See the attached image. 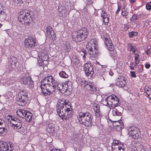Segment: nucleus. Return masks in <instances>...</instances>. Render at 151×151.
Here are the masks:
<instances>
[{
	"label": "nucleus",
	"instance_id": "39",
	"mask_svg": "<svg viewBox=\"0 0 151 151\" xmlns=\"http://www.w3.org/2000/svg\"><path fill=\"white\" fill-rule=\"evenodd\" d=\"M19 122H20L19 119H18L16 117H14L13 121H12L11 122V124H12V127L16 125L17 123H19Z\"/></svg>",
	"mask_w": 151,
	"mask_h": 151
},
{
	"label": "nucleus",
	"instance_id": "1",
	"mask_svg": "<svg viewBox=\"0 0 151 151\" xmlns=\"http://www.w3.org/2000/svg\"><path fill=\"white\" fill-rule=\"evenodd\" d=\"M56 109L59 116L63 120H68L72 116V106L68 100L59 99L56 105Z\"/></svg>",
	"mask_w": 151,
	"mask_h": 151
},
{
	"label": "nucleus",
	"instance_id": "20",
	"mask_svg": "<svg viewBox=\"0 0 151 151\" xmlns=\"http://www.w3.org/2000/svg\"><path fill=\"white\" fill-rule=\"evenodd\" d=\"M102 19H103V23L105 25H107L109 22V17L107 13L105 11L102 10L101 14Z\"/></svg>",
	"mask_w": 151,
	"mask_h": 151
},
{
	"label": "nucleus",
	"instance_id": "62",
	"mask_svg": "<svg viewBox=\"0 0 151 151\" xmlns=\"http://www.w3.org/2000/svg\"><path fill=\"white\" fill-rule=\"evenodd\" d=\"M106 98L105 99V100H104L103 101V102L104 104L106 106H107V105L109 106V103H107V101H106Z\"/></svg>",
	"mask_w": 151,
	"mask_h": 151
},
{
	"label": "nucleus",
	"instance_id": "26",
	"mask_svg": "<svg viewBox=\"0 0 151 151\" xmlns=\"http://www.w3.org/2000/svg\"><path fill=\"white\" fill-rule=\"evenodd\" d=\"M63 47L65 52L68 53L71 49V47L70 43L68 41L64 43Z\"/></svg>",
	"mask_w": 151,
	"mask_h": 151
},
{
	"label": "nucleus",
	"instance_id": "35",
	"mask_svg": "<svg viewBox=\"0 0 151 151\" xmlns=\"http://www.w3.org/2000/svg\"><path fill=\"white\" fill-rule=\"evenodd\" d=\"M146 151L144 146L141 144H139L136 147V151Z\"/></svg>",
	"mask_w": 151,
	"mask_h": 151
},
{
	"label": "nucleus",
	"instance_id": "52",
	"mask_svg": "<svg viewBox=\"0 0 151 151\" xmlns=\"http://www.w3.org/2000/svg\"><path fill=\"white\" fill-rule=\"evenodd\" d=\"M108 73L107 72L103 73L101 75V76L102 78L104 80H105V78H106V77L105 75L107 74Z\"/></svg>",
	"mask_w": 151,
	"mask_h": 151
},
{
	"label": "nucleus",
	"instance_id": "42",
	"mask_svg": "<svg viewBox=\"0 0 151 151\" xmlns=\"http://www.w3.org/2000/svg\"><path fill=\"white\" fill-rule=\"evenodd\" d=\"M13 128L14 129H21L22 127V125L21 122H19V123H17V124L16 125L12 126Z\"/></svg>",
	"mask_w": 151,
	"mask_h": 151
},
{
	"label": "nucleus",
	"instance_id": "58",
	"mask_svg": "<svg viewBox=\"0 0 151 151\" xmlns=\"http://www.w3.org/2000/svg\"><path fill=\"white\" fill-rule=\"evenodd\" d=\"M150 49H151V48L149 49L145 52L146 54L148 55H150Z\"/></svg>",
	"mask_w": 151,
	"mask_h": 151
},
{
	"label": "nucleus",
	"instance_id": "48",
	"mask_svg": "<svg viewBox=\"0 0 151 151\" xmlns=\"http://www.w3.org/2000/svg\"><path fill=\"white\" fill-rule=\"evenodd\" d=\"M81 52L83 53V58L84 59L86 58V56H88V52H87L86 50L84 49H82L81 50Z\"/></svg>",
	"mask_w": 151,
	"mask_h": 151
},
{
	"label": "nucleus",
	"instance_id": "41",
	"mask_svg": "<svg viewBox=\"0 0 151 151\" xmlns=\"http://www.w3.org/2000/svg\"><path fill=\"white\" fill-rule=\"evenodd\" d=\"M19 95H21L22 96L27 97V95L26 90L24 89L21 90L20 93Z\"/></svg>",
	"mask_w": 151,
	"mask_h": 151
},
{
	"label": "nucleus",
	"instance_id": "18",
	"mask_svg": "<svg viewBox=\"0 0 151 151\" xmlns=\"http://www.w3.org/2000/svg\"><path fill=\"white\" fill-rule=\"evenodd\" d=\"M27 97L24 96H22L18 95L16 99L17 104L21 106H24L26 105L27 101Z\"/></svg>",
	"mask_w": 151,
	"mask_h": 151
},
{
	"label": "nucleus",
	"instance_id": "55",
	"mask_svg": "<svg viewBox=\"0 0 151 151\" xmlns=\"http://www.w3.org/2000/svg\"><path fill=\"white\" fill-rule=\"evenodd\" d=\"M130 74H131V76L132 77L136 78L137 76L135 72L134 71H131Z\"/></svg>",
	"mask_w": 151,
	"mask_h": 151
},
{
	"label": "nucleus",
	"instance_id": "27",
	"mask_svg": "<svg viewBox=\"0 0 151 151\" xmlns=\"http://www.w3.org/2000/svg\"><path fill=\"white\" fill-rule=\"evenodd\" d=\"M24 116V119L27 122H30L32 119V114L31 112L27 111Z\"/></svg>",
	"mask_w": 151,
	"mask_h": 151
},
{
	"label": "nucleus",
	"instance_id": "12",
	"mask_svg": "<svg viewBox=\"0 0 151 151\" xmlns=\"http://www.w3.org/2000/svg\"><path fill=\"white\" fill-rule=\"evenodd\" d=\"M128 134L135 139H138L140 137V132L139 129L134 127H130L128 129Z\"/></svg>",
	"mask_w": 151,
	"mask_h": 151
},
{
	"label": "nucleus",
	"instance_id": "45",
	"mask_svg": "<svg viewBox=\"0 0 151 151\" xmlns=\"http://www.w3.org/2000/svg\"><path fill=\"white\" fill-rule=\"evenodd\" d=\"M95 111V116L96 118H100L101 117H102L101 113L99 110V112H98V111Z\"/></svg>",
	"mask_w": 151,
	"mask_h": 151
},
{
	"label": "nucleus",
	"instance_id": "37",
	"mask_svg": "<svg viewBox=\"0 0 151 151\" xmlns=\"http://www.w3.org/2000/svg\"><path fill=\"white\" fill-rule=\"evenodd\" d=\"M59 75L60 77L63 78H67L68 77V75L63 71H62L60 72Z\"/></svg>",
	"mask_w": 151,
	"mask_h": 151
},
{
	"label": "nucleus",
	"instance_id": "64",
	"mask_svg": "<svg viewBox=\"0 0 151 151\" xmlns=\"http://www.w3.org/2000/svg\"><path fill=\"white\" fill-rule=\"evenodd\" d=\"M109 74L111 76H112L114 74V73L112 71H110L109 72Z\"/></svg>",
	"mask_w": 151,
	"mask_h": 151
},
{
	"label": "nucleus",
	"instance_id": "24",
	"mask_svg": "<svg viewBox=\"0 0 151 151\" xmlns=\"http://www.w3.org/2000/svg\"><path fill=\"white\" fill-rule=\"evenodd\" d=\"M27 111L23 109H18L16 111V113L17 115L23 119L24 118V116L26 114Z\"/></svg>",
	"mask_w": 151,
	"mask_h": 151
},
{
	"label": "nucleus",
	"instance_id": "2",
	"mask_svg": "<svg viewBox=\"0 0 151 151\" xmlns=\"http://www.w3.org/2000/svg\"><path fill=\"white\" fill-rule=\"evenodd\" d=\"M18 19L22 24L28 26L31 24L34 19V13L27 10H21L19 13Z\"/></svg>",
	"mask_w": 151,
	"mask_h": 151
},
{
	"label": "nucleus",
	"instance_id": "13",
	"mask_svg": "<svg viewBox=\"0 0 151 151\" xmlns=\"http://www.w3.org/2000/svg\"><path fill=\"white\" fill-rule=\"evenodd\" d=\"M37 44L36 40L34 37L31 36H29L28 38L25 39V46L29 49L34 48Z\"/></svg>",
	"mask_w": 151,
	"mask_h": 151
},
{
	"label": "nucleus",
	"instance_id": "54",
	"mask_svg": "<svg viewBox=\"0 0 151 151\" xmlns=\"http://www.w3.org/2000/svg\"><path fill=\"white\" fill-rule=\"evenodd\" d=\"M143 70V66L142 65H139L138 67L137 71L139 72H141Z\"/></svg>",
	"mask_w": 151,
	"mask_h": 151
},
{
	"label": "nucleus",
	"instance_id": "47",
	"mask_svg": "<svg viewBox=\"0 0 151 151\" xmlns=\"http://www.w3.org/2000/svg\"><path fill=\"white\" fill-rule=\"evenodd\" d=\"M129 51H132L133 53H134L135 52V50L134 47L132 45L130 44L129 45Z\"/></svg>",
	"mask_w": 151,
	"mask_h": 151
},
{
	"label": "nucleus",
	"instance_id": "43",
	"mask_svg": "<svg viewBox=\"0 0 151 151\" xmlns=\"http://www.w3.org/2000/svg\"><path fill=\"white\" fill-rule=\"evenodd\" d=\"M113 114L114 115L118 116H120L121 115V113L120 112H119L117 111L116 109H113Z\"/></svg>",
	"mask_w": 151,
	"mask_h": 151
},
{
	"label": "nucleus",
	"instance_id": "46",
	"mask_svg": "<svg viewBox=\"0 0 151 151\" xmlns=\"http://www.w3.org/2000/svg\"><path fill=\"white\" fill-rule=\"evenodd\" d=\"M146 9L148 10L151 11V2L147 3L146 5Z\"/></svg>",
	"mask_w": 151,
	"mask_h": 151
},
{
	"label": "nucleus",
	"instance_id": "44",
	"mask_svg": "<svg viewBox=\"0 0 151 151\" xmlns=\"http://www.w3.org/2000/svg\"><path fill=\"white\" fill-rule=\"evenodd\" d=\"M137 34V32H132L129 33V35L130 37H133L134 36H136Z\"/></svg>",
	"mask_w": 151,
	"mask_h": 151
},
{
	"label": "nucleus",
	"instance_id": "49",
	"mask_svg": "<svg viewBox=\"0 0 151 151\" xmlns=\"http://www.w3.org/2000/svg\"><path fill=\"white\" fill-rule=\"evenodd\" d=\"M93 107V109L95 111H98V112H99V106L98 105L96 104H94Z\"/></svg>",
	"mask_w": 151,
	"mask_h": 151
},
{
	"label": "nucleus",
	"instance_id": "17",
	"mask_svg": "<svg viewBox=\"0 0 151 151\" xmlns=\"http://www.w3.org/2000/svg\"><path fill=\"white\" fill-rule=\"evenodd\" d=\"M46 29L47 37L53 41L55 39L56 35L53 29L50 26H48L46 27Z\"/></svg>",
	"mask_w": 151,
	"mask_h": 151
},
{
	"label": "nucleus",
	"instance_id": "31",
	"mask_svg": "<svg viewBox=\"0 0 151 151\" xmlns=\"http://www.w3.org/2000/svg\"><path fill=\"white\" fill-rule=\"evenodd\" d=\"M54 125L52 124H49L47 129V131L50 134H52L54 132Z\"/></svg>",
	"mask_w": 151,
	"mask_h": 151
},
{
	"label": "nucleus",
	"instance_id": "34",
	"mask_svg": "<svg viewBox=\"0 0 151 151\" xmlns=\"http://www.w3.org/2000/svg\"><path fill=\"white\" fill-rule=\"evenodd\" d=\"M15 5H18L17 6H21L23 5L24 1V0H12Z\"/></svg>",
	"mask_w": 151,
	"mask_h": 151
},
{
	"label": "nucleus",
	"instance_id": "5",
	"mask_svg": "<svg viewBox=\"0 0 151 151\" xmlns=\"http://www.w3.org/2000/svg\"><path fill=\"white\" fill-rule=\"evenodd\" d=\"M89 33L86 28H82L72 33L73 39L76 42L82 41L87 38Z\"/></svg>",
	"mask_w": 151,
	"mask_h": 151
},
{
	"label": "nucleus",
	"instance_id": "61",
	"mask_svg": "<svg viewBox=\"0 0 151 151\" xmlns=\"http://www.w3.org/2000/svg\"><path fill=\"white\" fill-rule=\"evenodd\" d=\"M113 122V125L114 126L115 125L118 124V122H120V123L121 121H120V122H119V120H118L117 121H114Z\"/></svg>",
	"mask_w": 151,
	"mask_h": 151
},
{
	"label": "nucleus",
	"instance_id": "40",
	"mask_svg": "<svg viewBox=\"0 0 151 151\" xmlns=\"http://www.w3.org/2000/svg\"><path fill=\"white\" fill-rule=\"evenodd\" d=\"M145 91H146V93L147 95V96L151 99V97L150 96V95H151V89L150 88H148L147 89L146 87H145Z\"/></svg>",
	"mask_w": 151,
	"mask_h": 151
},
{
	"label": "nucleus",
	"instance_id": "60",
	"mask_svg": "<svg viewBox=\"0 0 151 151\" xmlns=\"http://www.w3.org/2000/svg\"><path fill=\"white\" fill-rule=\"evenodd\" d=\"M117 151H124V148L120 146L118 147V150Z\"/></svg>",
	"mask_w": 151,
	"mask_h": 151
},
{
	"label": "nucleus",
	"instance_id": "16",
	"mask_svg": "<svg viewBox=\"0 0 151 151\" xmlns=\"http://www.w3.org/2000/svg\"><path fill=\"white\" fill-rule=\"evenodd\" d=\"M12 144L4 142L0 144V151H12Z\"/></svg>",
	"mask_w": 151,
	"mask_h": 151
},
{
	"label": "nucleus",
	"instance_id": "11",
	"mask_svg": "<svg viewBox=\"0 0 151 151\" xmlns=\"http://www.w3.org/2000/svg\"><path fill=\"white\" fill-rule=\"evenodd\" d=\"M86 48L88 49V55L91 58H94V55L96 54L97 49L96 48V45L93 42V40L88 42Z\"/></svg>",
	"mask_w": 151,
	"mask_h": 151
},
{
	"label": "nucleus",
	"instance_id": "51",
	"mask_svg": "<svg viewBox=\"0 0 151 151\" xmlns=\"http://www.w3.org/2000/svg\"><path fill=\"white\" fill-rule=\"evenodd\" d=\"M6 123L5 121L0 119V126H2V127H5Z\"/></svg>",
	"mask_w": 151,
	"mask_h": 151
},
{
	"label": "nucleus",
	"instance_id": "28",
	"mask_svg": "<svg viewBox=\"0 0 151 151\" xmlns=\"http://www.w3.org/2000/svg\"><path fill=\"white\" fill-rule=\"evenodd\" d=\"M118 124L115 125L114 127V129L117 131H121L124 128V126L122 125L123 124L118 122Z\"/></svg>",
	"mask_w": 151,
	"mask_h": 151
},
{
	"label": "nucleus",
	"instance_id": "19",
	"mask_svg": "<svg viewBox=\"0 0 151 151\" xmlns=\"http://www.w3.org/2000/svg\"><path fill=\"white\" fill-rule=\"evenodd\" d=\"M104 41L105 44L107 49L111 51H113L114 49V46L112 43L111 40L109 38V37L108 38L105 37Z\"/></svg>",
	"mask_w": 151,
	"mask_h": 151
},
{
	"label": "nucleus",
	"instance_id": "32",
	"mask_svg": "<svg viewBox=\"0 0 151 151\" xmlns=\"http://www.w3.org/2000/svg\"><path fill=\"white\" fill-rule=\"evenodd\" d=\"M17 60L16 58L12 56L11 58L9 60V62L12 65H15L17 62Z\"/></svg>",
	"mask_w": 151,
	"mask_h": 151
},
{
	"label": "nucleus",
	"instance_id": "29",
	"mask_svg": "<svg viewBox=\"0 0 151 151\" xmlns=\"http://www.w3.org/2000/svg\"><path fill=\"white\" fill-rule=\"evenodd\" d=\"M65 86L66 88V90L69 91L72 90V83L69 81H66L65 82Z\"/></svg>",
	"mask_w": 151,
	"mask_h": 151
},
{
	"label": "nucleus",
	"instance_id": "50",
	"mask_svg": "<svg viewBox=\"0 0 151 151\" xmlns=\"http://www.w3.org/2000/svg\"><path fill=\"white\" fill-rule=\"evenodd\" d=\"M14 117L13 116L9 115L7 116L6 119L8 120V122H9L10 123H11V122L12 121H13Z\"/></svg>",
	"mask_w": 151,
	"mask_h": 151
},
{
	"label": "nucleus",
	"instance_id": "33",
	"mask_svg": "<svg viewBox=\"0 0 151 151\" xmlns=\"http://www.w3.org/2000/svg\"><path fill=\"white\" fill-rule=\"evenodd\" d=\"M7 132L6 128L5 127H0V136H3L5 135Z\"/></svg>",
	"mask_w": 151,
	"mask_h": 151
},
{
	"label": "nucleus",
	"instance_id": "3",
	"mask_svg": "<svg viewBox=\"0 0 151 151\" xmlns=\"http://www.w3.org/2000/svg\"><path fill=\"white\" fill-rule=\"evenodd\" d=\"M80 123L86 127H91L92 125V120L93 116L89 112H81L78 116Z\"/></svg>",
	"mask_w": 151,
	"mask_h": 151
},
{
	"label": "nucleus",
	"instance_id": "53",
	"mask_svg": "<svg viewBox=\"0 0 151 151\" xmlns=\"http://www.w3.org/2000/svg\"><path fill=\"white\" fill-rule=\"evenodd\" d=\"M138 17L136 14H133L132 17V20L133 21H135L137 19Z\"/></svg>",
	"mask_w": 151,
	"mask_h": 151
},
{
	"label": "nucleus",
	"instance_id": "6",
	"mask_svg": "<svg viewBox=\"0 0 151 151\" xmlns=\"http://www.w3.org/2000/svg\"><path fill=\"white\" fill-rule=\"evenodd\" d=\"M89 33L86 28H82L72 33L73 39L76 42L82 41L87 38Z\"/></svg>",
	"mask_w": 151,
	"mask_h": 151
},
{
	"label": "nucleus",
	"instance_id": "22",
	"mask_svg": "<svg viewBox=\"0 0 151 151\" xmlns=\"http://www.w3.org/2000/svg\"><path fill=\"white\" fill-rule=\"evenodd\" d=\"M71 61L72 63L75 65H78L80 63V59L79 57L76 54H74L72 57Z\"/></svg>",
	"mask_w": 151,
	"mask_h": 151
},
{
	"label": "nucleus",
	"instance_id": "30",
	"mask_svg": "<svg viewBox=\"0 0 151 151\" xmlns=\"http://www.w3.org/2000/svg\"><path fill=\"white\" fill-rule=\"evenodd\" d=\"M43 58L40 57L39 56L38 58L37 59L38 61V65L40 66H44V65L45 64L44 62H46L47 63V61L46 62V61H44Z\"/></svg>",
	"mask_w": 151,
	"mask_h": 151
},
{
	"label": "nucleus",
	"instance_id": "36",
	"mask_svg": "<svg viewBox=\"0 0 151 151\" xmlns=\"http://www.w3.org/2000/svg\"><path fill=\"white\" fill-rule=\"evenodd\" d=\"M55 84L56 85L55 86V88L57 86L58 89L59 91L61 90L63 88L64 85L63 83H59L57 82L56 81V84Z\"/></svg>",
	"mask_w": 151,
	"mask_h": 151
},
{
	"label": "nucleus",
	"instance_id": "15",
	"mask_svg": "<svg viewBox=\"0 0 151 151\" xmlns=\"http://www.w3.org/2000/svg\"><path fill=\"white\" fill-rule=\"evenodd\" d=\"M44 91L43 89H41L42 92L45 96L50 95L55 92L56 88L54 85H52L45 86H44Z\"/></svg>",
	"mask_w": 151,
	"mask_h": 151
},
{
	"label": "nucleus",
	"instance_id": "56",
	"mask_svg": "<svg viewBox=\"0 0 151 151\" xmlns=\"http://www.w3.org/2000/svg\"><path fill=\"white\" fill-rule=\"evenodd\" d=\"M84 99L87 100H88L90 99V97L87 94H86L84 96Z\"/></svg>",
	"mask_w": 151,
	"mask_h": 151
},
{
	"label": "nucleus",
	"instance_id": "14",
	"mask_svg": "<svg viewBox=\"0 0 151 151\" xmlns=\"http://www.w3.org/2000/svg\"><path fill=\"white\" fill-rule=\"evenodd\" d=\"M84 70L86 76L88 77L91 78L94 73L93 66L91 63H86L84 65Z\"/></svg>",
	"mask_w": 151,
	"mask_h": 151
},
{
	"label": "nucleus",
	"instance_id": "38",
	"mask_svg": "<svg viewBox=\"0 0 151 151\" xmlns=\"http://www.w3.org/2000/svg\"><path fill=\"white\" fill-rule=\"evenodd\" d=\"M128 14V12H127V10L125 9L124 8H123L122 9V14L123 17L126 18V17Z\"/></svg>",
	"mask_w": 151,
	"mask_h": 151
},
{
	"label": "nucleus",
	"instance_id": "57",
	"mask_svg": "<svg viewBox=\"0 0 151 151\" xmlns=\"http://www.w3.org/2000/svg\"><path fill=\"white\" fill-rule=\"evenodd\" d=\"M121 6L118 5V9L116 12V14H117L119 13V12L121 10Z\"/></svg>",
	"mask_w": 151,
	"mask_h": 151
},
{
	"label": "nucleus",
	"instance_id": "21",
	"mask_svg": "<svg viewBox=\"0 0 151 151\" xmlns=\"http://www.w3.org/2000/svg\"><path fill=\"white\" fill-rule=\"evenodd\" d=\"M40 57L43 58V60L44 61H47L48 59V57L47 55V53L46 50L44 49H42L40 52Z\"/></svg>",
	"mask_w": 151,
	"mask_h": 151
},
{
	"label": "nucleus",
	"instance_id": "59",
	"mask_svg": "<svg viewBox=\"0 0 151 151\" xmlns=\"http://www.w3.org/2000/svg\"><path fill=\"white\" fill-rule=\"evenodd\" d=\"M150 64L148 63H147L145 64V67L147 69H148L150 67Z\"/></svg>",
	"mask_w": 151,
	"mask_h": 151
},
{
	"label": "nucleus",
	"instance_id": "4",
	"mask_svg": "<svg viewBox=\"0 0 151 151\" xmlns=\"http://www.w3.org/2000/svg\"><path fill=\"white\" fill-rule=\"evenodd\" d=\"M89 33L86 28H82L72 33L73 39L76 42L82 41L87 38Z\"/></svg>",
	"mask_w": 151,
	"mask_h": 151
},
{
	"label": "nucleus",
	"instance_id": "63",
	"mask_svg": "<svg viewBox=\"0 0 151 151\" xmlns=\"http://www.w3.org/2000/svg\"><path fill=\"white\" fill-rule=\"evenodd\" d=\"M111 56L113 58L115 57H116V54L115 52H113L112 53H111Z\"/></svg>",
	"mask_w": 151,
	"mask_h": 151
},
{
	"label": "nucleus",
	"instance_id": "7",
	"mask_svg": "<svg viewBox=\"0 0 151 151\" xmlns=\"http://www.w3.org/2000/svg\"><path fill=\"white\" fill-rule=\"evenodd\" d=\"M106 100L107 103L109 104V106L110 107L111 109H115L116 107L120 106L119 99L114 95H111L108 96Z\"/></svg>",
	"mask_w": 151,
	"mask_h": 151
},
{
	"label": "nucleus",
	"instance_id": "25",
	"mask_svg": "<svg viewBox=\"0 0 151 151\" xmlns=\"http://www.w3.org/2000/svg\"><path fill=\"white\" fill-rule=\"evenodd\" d=\"M126 84V81L123 78H121L116 83V84L119 87H123Z\"/></svg>",
	"mask_w": 151,
	"mask_h": 151
},
{
	"label": "nucleus",
	"instance_id": "9",
	"mask_svg": "<svg viewBox=\"0 0 151 151\" xmlns=\"http://www.w3.org/2000/svg\"><path fill=\"white\" fill-rule=\"evenodd\" d=\"M21 82L24 85H27L30 88H33L34 87L33 81L28 74H25L22 75Z\"/></svg>",
	"mask_w": 151,
	"mask_h": 151
},
{
	"label": "nucleus",
	"instance_id": "23",
	"mask_svg": "<svg viewBox=\"0 0 151 151\" xmlns=\"http://www.w3.org/2000/svg\"><path fill=\"white\" fill-rule=\"evenodd\" d=\"M6 17V13L3 8L2 5L0 4V18L2 20L4 19Z\"/></svg>",
	"mask_w": 151,
	"mask_h": 151
},
{
	"label": "nucleus",
	"instance_id": "8",
	"mask_svg": "<svg viewBox=\"0 0 151 151\" xmlns=\"http://www.w3.org/2000/svg\"><path fill=\"white\" fill-rule=\"evenodd\" d=\"M41 85L40 86V89H43L44 91V88L45 86L52 85L55 86L56 84V81L52 76H47L42 79L41 81Z\"/></svg>",
	"mask_w": 151,
	"mask_h": 151
},
{
	"label": "nucleus",
	"instance_id": "10",
	"mask_svg": "<svg viewBox=\"0 0 151 151\" xmlns=\"http://www.w3.org/2000/svg\"><path fill=\"white\" fill-rule=\"evenodd\" d=\"M80 84L82 87L87 89L91 94H93L97 91V88L93 83H88V82L85 81H82Z\"/></svg>",
	"mask_w": 151,
	"mask_h": 151
}]
</instances>
